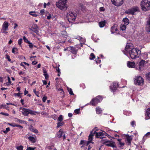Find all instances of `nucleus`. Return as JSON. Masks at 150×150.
<instances>
[{"instance_id": "6ab92c4d", "label": "nucleus", "mask_w": 150, "mask_h": 150, "mask_svg": "<svg viewBox=\"0 0 150 150\" xmlns=\"http://www.w3.org/2000/svg\"><path fill=\"white\" fill-rule=\"evenodd\" d=\"M149 137H150V132H149L147 133L143 137L142 141V142L144 143L146 139Z\"/></svg>"}, {"instance_id": "37998d69", "label": "nucleus", "mask_w": 150, "mask_h": 150, "mask_svg": "<svg viewBox=\"0 0 150 150\" xmlns=\"http://www.w3.org/2000/svg\"><path fill=\"white\" fill-rule=\"evenodd\" d=\"M15 121L16 122H19L20 123H22L23 121V120L16 118L15 119Z\"/></svg>"}, {"instance_id": "dca6fc26", "label": "nucleus", "mask_w": 150, "mask_h": 150, "mask_svg": "<svg viewBox=\"0 0 150 150\" xmlns=\"http://www.w3.org/2000/svg\"><path fill=\"white\" fill-rule=\"evenodd\" d=\"M145 62H145L144 60H142L139 63V67L138 69H137L140 71L142 70V68L144 66V64Z\"/></svg>"}, {"instance_id": "72a5a7b5", "label": "nucleus", "mask_w": 150, "mask_h": 150, "mask_svg": "<svg viewBox=\"0 0 150 150\" xmlns=\"http://www.w3.org/2000/svg\"><path fill=\"white\" fill-rule=\"evenodd\" d=\"M43 73L45 79H47L48 78V75L45 69H43Z\"/></svg>"}, {"instance_id": "393cba45", "label": "nucleus", "mask_w": 150, "mask_h": 150, "mask_svg": "<svg viewBox=\"0 0 150 150\" xmlns=\"http://www.w3.org/2000/svg\"><path fill=\"white\" fill-rule=\"evenodd\" d=\"M62 133L63 130L62 129H61L57 134V137L59 138H60L62 136Z\"/></svg>"}, {"instance_id": "a18cd8bd", "label": "nucleus", "mask_w": 150, "mask_h": 150, "mask_svg": "<svg viewBox=\"0 0 150 150\" xmlns=\"http://www.w3.org/2000/svg\"><path fill=\"white\" fill-rule=\"evenodd\" d=\"M23 39L25 42L28 44L30 42L28 40V39L26 38V37L25 36H23Z\"/></svg>"}, {"instance_id": "3c124183", "label": "nucleus", "mask_w": 150, "mask_h": 150, "mask_svg": "<svg viewBox=\"0 0 150 150\" xmlns=\"http://www.w3.org/2000/svg\"><path fill=\"white\" fill-rule=\"evenodd\" d=\"M74 112L76 114H79L80 112V110L79 109H76L74 110Z\"/></svg>"}, {"instance_id": "bb28decb", "label": "nucleus", "mask_w": 150, "mask_h": 150, "mask_svg": "<svg viewBox=\"0 0 150 150\" xmlns=\"http://www.w3.org/2000/svg\"><path fill=\"white\" fill-rule=\"evenodd\" d=\"M122 23L126 25H128L129 23L128 19L126 18H124L122 20Z\"/></svg>"}, {"instance_id": "423d86ee", "label": "nucleus", "mask_w": 150, "mask_h": 150, "mask_svg": "<svg viewBox=\"0 0 150 150\" xmlns=\"http://www.w3.org/2000/svg\"><path fill=\"white\" fill-rule=\"evenodd\" d=\"M66 3L58 2L56 3V6L60 9L65 11L67 9V5L66 4Z\"/></svg>"}, {"instance_id": "9b49d317", "label": "nucleus", "mask_w": 150, "mask_h": 150, "mask_svg": "<svg viewBox=\"0 0 150 150\" xmlns=\"http://www.w3.org/2000/svg\"><path fill=\"white\" fill-rule=\"evenodd\" d=\"M130 45L129 43L127 44L125 47V50L123 51L124 54L127 56H128L129 52L130 51L131 49L130 48Z\"/></svg>"}, {"instance_id": "4be33fe9", "label": "nucleus", "mask_w": 150, "mask_h": 150, "mask_svg": "<svg viewBox=\"0 0 150 150\" xmlns=\"http://www.w3.org/2000/svg\"><path fill=\"white\" fill-rule=\"evenodd\" d=\"M127 66L129 68H134L135 67V63L134 62L128 61L127 62Z\"/></svg>"}, {"instance_id": "39448f33", "label": "nucleus", "mask_w": 150, "mask_h": 150, "mask_svg": "<svg viewBox=\"0 0 150 150\" xmlns=\"http://www.w3.org/2000/svg\"><path fill=\"white\" fill-rule=\"evenodd\" d=\"M103 98L101 96H98L96 98H93L90 102V103L93 105H96L98 103L102 100Z\"/></svg>"}, {"instance_id": "e433bc0d", "label": "nucleus", "mask_w": 150, "mask_h": 150, "mask_svg": "<svg viewBox=\"0 0 150 150\" xmlns=\"http://www.w3.org/2000/svg\"><path fill=\"white\" fill-rule=\"evenodd\" d=\"M148 53L145 52L142 54V57L144 59H146L148 58Z\"/></svg>"}, {"instance_id": "09e8293b", "label": "nucleus", "mask_w": 150, "mask_h": 150, "mask_svg": "<svg viewBox=\"0 0 150 150\" xmlns=\"http://www.w3.org/2000/svg\"><path fill=\"white\" fill-rule=\"evenodd\" d=\"M124 114L126 115H129L131 114V112L129 111H124Z\"/></svg>"}, {"instance_id": "f257e3e1", "label": "nucleus", "mask_w": 150, "mask_h": 150, "mask_svg": "<svg viewBox=\"0 0 150 150\" xmlns=\"http://www.w3.org/2000/svg\"><path fill=\"white\" fill-rule=\"evenodd\" d=\"M141 53L140 50L137 48L131 49L129 54L132 59L139 58Z\"/></svg>"}, {"instance_id": "7c9ffc66", "label": "nucleus", "mask_w": 150, "mask_h": 150, "mask_svg": "<svg viewBox=\"0 0 150 150\" xmlns=\"http://www.w3.org/2000/svg\"><path fill=\"white\" fill-rule=\"evenodd\" d=\"M96 111L97 114H99L102 112V110L99 107H98L96 108Z\"/></svg>"}, {"instance_id": "5701e85b", "label": "nucleus", "mask_w": 150, "mask_h": 150, "mask_svg": "<svg viewBox=\"0 0 150 150\" xmlns=\"http://www.w3.org/2000/svg\"><path fill=\"white\" fill-rule=\"evenodd\" d=\"M92 132H91V134L88 136V141H87V146H88L89 143H91V141L93 139L92 137L93 136V134H92Z\"/></svg>"}, {"instance_id": "864d4df0", "label": "nucleus", "mask_w": 150, "mask_h": 150, "mask_svg": "<svg viewBox=\"0 0 150 150\" xmlns=\"http://www.w3.org/2000/svg\"><path fill=\"white\" fill-rule=\"evenodd\" d=\"M8 124L10 126L15 127H16L17 126V125L15 123H9Z\"/></svg>"}, {"instance_id": "c9c22d12", "label": "nucleus", "mask_w": 150, "mask_h": 150, "mask_svg": "<svg viewBox=\"0 0 150 150\" xmlns=\"http://www.w3.org/2000/svg\"><path fill=\"white\" fill-rule=\"evenodd\" d=\"M71 52L73 54H75L76 53L77 50L75 47H72L71 50Z\"/></svg>"}, {"instance_id": "f704fd0d", "label": "nucleus", "mask_w": 150, "mask_h": 150, "mask_svg": "<svg viewBox=\"0 0 150 150\" xmlns=\"http://www.w3.org/2000/svg\"><path fill=\"white\" fill-rule=\"evenodd\" d=\"M64 123L63 122H58L57 123V128H59L61 126H63L64 125Z\"/></svg>"}, {"instance_id": "cd10ccee", "label": "nucleus", "mask_w": 150, "mask_h": 150, "mask_svg": "<svg viewBox=\"0 0 150 150\" xmlns=\"http://www.w3.org/2000/svg\"><path fill=\"white\" fill-rule=\"evenodd\" d=\"M126 25H125L123 24V23H122L120 25L121 30L122 31L125 30L126 28Z\"/></svg>"}, {"instance_id": "58836bf2", "label": "nucleus", "mask_w": 150, "mask_h": 150, "mask_svg": "<svg viewBox=\"0 0 150 150\" xmlns=\"http://www.w3.org/2000/svg\"><path fill=\"white\" fill-rule=\"evenodd\" d=\"M10 130V128L9 127H7L6 128V130H2L1 131L3 132L5 134H6Z\"/></svg>"}, {"instance_id": "4d7b16f0", "label": "nucleus", "mask_w": 150, "mask_h": 150, "mask_svg": "<svg viewBox=\"0 0 150 150\" xmlns=\"http://www.w3.org/2000/svg\"><path fill=\"white\" fill-rule=\"evenodd\" d=\"M56 70L58 72V73H59V74H58V76H60V73H61L60 72V69L59 68V67H57L56 68Z\"/></svg>"}, {"instance_id": "bf43d9fd", "label": "nucleus", "mask_w": 150, "mask_h": 150, "mask_svg": "<svg viewBox=\"0 0 150 150\" xmlns=\"http://www.w3.org/2000/svg\"><path fill=\"white\" fill-rule=\"evenodd\" d=\"M47 96H44L42 98V101L44 102H45L46 100H47Z\"/></svg>"}, {"instance_id": "aec40b11", "label": "nucleus", "mask_w": 150, "mask_h": 150, "mask_svg": "<svg viewBox=\"0 0 150 150\" xmlns=\"http://www.w3.org/2000/svg\"><path fill=\"white\" fill-rule=\"evenodd\" d=\"M125 137L126 138L127 141L128 142L129 144H130L132 138L131 136H129L128 134H125Z\"/></svg>"}, {"instance_id": "49530a36", "label": "nucleus", "mask_w": 150, "mask_h": 150, "mask_svg": "<svg viewBox=\"0 0 150 150\" xmlns=\"http://www.w3.org/2000/svg\"><path fill=\"white\" fill-rule=\"evenodd\" d=\"M7 79L8 81V82L6 84L8 86H9L11 83V79L9 77H8Z\"/></svg>"}, {"instance_id": "0eeeda50", "label": "nucleus", "mask_w": 150, "mask_h": 150, "mask_svg": "<svg viewBox=\"0 0 150 150\" xmlns=\"http://www.w3.org/2000/svg\"><path fill=\"white\" fill-rule=\"evenodd\" d=\"M139 10V8L137 6L134 7L130 9H128L125 11V13L128 14L134 15L135 12Z\"/></svg>"}, {"instance_id": "338daca9", "label": "nucleus", "mask_w": 150, "mask_h": 150, "mask_svg": "<svg viewBox=\"0 0 150 150\" xmlns=\"http://www.w3.org/2000/svg\"><path fill=\"white\" fill-rule=\"evenodd\" d=\"M135 122L134 121H132L131 122V125L133 126L134 127L135 125Z\"/></svg>"}, {"instance_id": "603ef678", "label": "nucleus", "mask_w": 150, "mask_h": 150, "mask_svg": "<svg viewBox=\"0 0 150 150\" xmlns=\"http://www.w3.org/2000/svg\"><path fill=\"white\" fill-rule=\"evenodd\" d=\"M69 92L71 95H73L74 93H73L72 89L71 88H69L68 90Z\"/></svg>"}, {"instance_id": "a211bd4d", "label": "nucleus", "mask_w": 150, "mask_h": 150, "mask_svg": "<svg viewBox=\"0 0 150 150\" xmlns=\"http://www.w3.org/2000/svg\"><path fill=\"white\" fill-rule=\"evenodd\" d=\"M117 25L116 24H114L111 28V32L112 33H117Z\"/></svg>"}, {"instance_id": "c03bdc74", "label": "nucleus", "mask_w": 150, "mask_h": 150, "mask_svg": "<svg viewBox=\"0 0 150 150\" xmlns=\"http://www.w3.org/2000/svg\"><path fill=\"white\" fill-rule=\"evenodd\" d=\"M146 76L147 79L150 81V72L146 74Z\"/></svg>"}, {"instance_id": "13d9d810", "label": "nucleus", "mask_w": 150, "mask_h": 150, "mask_svg": "<svg viewBox=\"0 0 150 150\" xmlns=\"http://www.w3.org/2000/svg\"><path fill=\"white\" fill-rule=\"evenodd\" d=\"M58 91L60 92V93H63L64 92L63 89L61 88H58Z\"/></svg>"}, {"instance_id": "1a4fd4ad", "label": "nucleus", "mask_w": 150, "mask_h": 150, "mask_svg": "<svg viewBox=\"0 0 150 150\" xmlns=\"http://www.w3.org/2000/svg\"><path fill=\"white\" fill-rule=\"evenodd\" d=\"M30 133L28 134L26 136V138H27L31 142L35 143L36 141V136L35 135L34 137L30 136Z\"/></svg>"}, {"instance_id": "0e129e2a", "label": "nucleus", "mask_w": 150, "mask_h": 150, "mask_svg": "<svg viewBox=\"0 0 150 150\" xmlns=\"http://www.w3.org/2000/svg\"><path fill=\"white\" fill-rule=\"evenodd\" d=\"M29 44V46L30 48H32L33 47V44L30 42L28 43Z\"/></svg>"}, {"instance_id": "de8ad7c7", "label": "nucleus", "mask_w": 150, "mask_h": 150, "mask_svg": "<svg viewBox=\"0 0 150 150\" xmlns=\"http://www.w3.org/2000/svg\"><path fill=\"white\" fill-rule=\"evenodd\" d=\"M91 57H90V59L93 60L95 58V56L93 53H91L90 55Z\"/></svg>"}, {"instance_id": "f03ea898", "label": "nucleus", "mask_w": 150, "mask_h": 150, "mask_svg": "<svg viewBox=\"0 0 150 150\" xmlns=\"http://www.w3.org/2000/svg\"><path fill=\"white\" fill-rule=\"evenodd\" d=\"M141 6L143 11H148L150 10V1L148 0H143L141 3Z\"/></svg>"}, {"instance_id": "20e7f679", "label": "nucleus", "mask_w": 150, "mask_h": 150, "mask_svg": "<svg viewBox=\"0 0 150 150\" xmlns=\"http://www.w3.org/2000/svg\"><path fill=\"white\" fill-rule=\"evenodd\" d=\"M77 15L75 13L69 12L67 14V18L69 23H72L75 21Z\"/></svg>"}, {"instance_id": "2eb2a0df", "label": "nucleus", "mask_w": 150, "mask_h": 150, "mask_svg": "<svg viewBox=\"0 0 150 150\" xmlns=\"http://www.w3.org/2000/svg\"><path fill=\"white\" fill-rule=\"evenodd\" d=\"M146 30L147 32H150V14L147 19Z\"/></svg>"}, {"instance_id": "f3484780", "label": "nucleus", "mask_w": 150, "mask_h": 150, "mask_svg": "<svg viewBox=\"0 0 150 150\" xmlns=\"http://www.w3.org/2000/svg\"><path fill=\"white\" fill-rule=\"evenodd\" d=\"M8 23L6 21H5L3 24L2 28L1 30H8Z\"/></svg>"}, {"instance_id": "c85d7f7f", "label": "nucleus", "mask_w": 150, "mask_h": 150, "mask_svg": "<svg viewBox=\"0 0 150 150\" xmlns=\"http://www.w3.org/2000/svg\"><path fill=\"white\" fill-rule=\"evenodd\" d=\"M35 113H40V112H36V111H34L32 110H30L29 109V110H28V114H31V115H35Z\"/></svg>"}, {"instance_id": "a19ab883", "label": "nucleus", "mask_w": 150, "mask_h": 150, "mask_svg": "<svg viewBox=\"0 0 150 150\" xmlns=\"http://www.w3.org/2000/svg\"><path fill=\"white\" fill-rule=\"evenodd\" d=\"M146 113L147 116L150 118V108L147 109Z\"/></svg>"}, {"instance_id": "7ed1b4c3", "label": "nucleus", "mask_w": 150, "mask_h": 150, "mask_svg": "<svg viewBox=\"0 0 150 150\" xmlns=\"http://www.w3.org/2000/svg\"><path fill=\"white\" fill-rule=\"evenodd\" d=\"M134 83L137 86H142L144 83V80L139 76H135L133 79Z\"/></svg>"}, {"instance_id": "473e14b6", "label": "nucleus", "mask_w": 150, "mask_h": 150, "mask_svg": "<svg viewBox=\"0 0 150 150\" xmlns=\"http://www.w3.org/2000/svg\"><path fill=\"white\" fill-rule=\"evenodd\" d=\"M87 141H84L83 140H81L80 142L79 143L80 145H86L87 146Z\"/></svg>"}, {"instance_id": "a878e982", "label": "nucleus", "mask_w": 150, "mask_h": 150, "mask_svg": "<svg viewBox=\"0 0 150 150\" xmlns=\"http://www.w3.org/2000/svg\"><path fill=\"white\" fill-rule=\"evenodd\" d=\"M29 129L32 132L35 133H38V130L37 129L34 128L32 125H30V126Z\"/></svg>"}, {"instance_id": "5fc2aeb1", "label": "nucleus", "mask_w": 150, "mask_h": 150, "mask_svg": "<svg viewBox=\"0 0 150 150\" xmlns=\"http://www.w3.org/2000/svg\"><path fill=\"white\" fill-rule=\"evenodd\" d=\"M22 40L23 39L22 38H20L18 41V44L20 46H21Z\"/></svg>"}, {"instance_id": "e2e57ef3", "label": "nucleus", "mask_w": 150, "mask_h": 150, "mask_svg": "<svg viewBox=\"0 0 150 150\" xmlns=\"http://www.w3.org/2000/svg\"><path fill=\"white\" fill-rule=\"evenodd\" d=\"M41 114L42 115H47V114L45 112H41Z\"/></svg>"}, {"instance_id": "ddd939ff", "label": "nucleus", "mask_w": 150, "mask_h": 150, "mask_svg": "<svg viewBox=\"0 0 150 150\" xmlns=\"http://www.w3.org/2000/svg\"><path fill=\"white\" fill-rule=\"evenodd\" d=\"M118 87V83L117 82H114L112 85L110 86V88L111 91L114 92Z\"/></svg>"}, {"instance_id": "f8f14e48", "label": "nucleus", "mask_w": 150, "mask_h": 150, "mask_svg": "<svg viewBox=\"0 0 150 150\" xmlns=\"http://www.w3.org/2000/svg\"><path fill=\"white\" fill-rule=\"evenodd\" d=\"M20 111L25 116H28V115L29 109L21 107L20 108Z\"/></svg>"}, {"instance_id": "b1692460", "label": "nucleus", "mask_w": 150, "mask_h": 150, "mask_svg": "<svg viewBox=\"0 0 150 150\" xmlns=\"http://www.w3.org/2000/svg\"><path fill=\"white\" fill-rule=\"evenodd\" d=\"M117 140L119 142V147L120 148L122 149L125 143L124 142H121V139H117Z\"/></svg>"}, {"instance_id": "680f3d73", "label": "nucleus", "mask_w": 150, "mask_h": 150, "mask_svg": "<svg viewBox=\"0 0 150 150\" xmlns=\"http://www.w3.org/2000/svg\"><path fill=\"white\" fill-rule=\"evenodd\" d=\"M45 10L44 9L41 10L40 11V13L42 15H43L45 13Z\"/></svg>"}, {"instance_id": "ea45409f", "label": "nucleus", "mask_w": 150, "mask_h": 150, "mask_svg": "<svg viewBox=\"0 0 150 150\" xmlns=\"http://www.w3.org/2000/svg\"><path fill=\"white\" fill-rule=\"evenodd\" d=\"M63 120V116L62 115H60L58 117L57 121L59 122H62V121Z\"/></svg>"}, {"instance_id": "4c0bfd02", "label": "nucleus", "mask_w": 150, "mask_h": 150, "mask_svg": "<svg viewBox=\"0 0 150 150\" xmlns=\"http://www.w3.org/2000/svg\"><path fill=\"white\" fill-rule=\"evenodd\" d=\"M12 52L14 54H17L18 53V50L17 48H13L12 50Z\"/></svg>"}, {"instance_id": "8fccbe9b", "label": "nucleus", "mask_w": 150, "mask_h": 150, "mask_svg": "<svg viewBox=\"0 0 150 150\" xmlns=\"http://www.w3.org/2000/svg\"><path fill=\"white\" fill-rule=\"evenodd\" d=\"M1 33H4L6 35H7L8 33V32L7 31V30H1Z\"/></svg>"}, {"instance_id": "774afa93", "label": "nucleus", "mask_w": 150, "mask_h": 150, "mask_svg": "<svg viewBox=\"0 0 150 150\" xmlns=\"http://www.w3.org/2000/svg\"><path fill=\"white\" fill-rule=\"evenodd\" d=\"M105 10V9L103 7H101L100 8V11H104Z\"/></svg>"}, {"instance_id": "412c9836", "label": "nucleus", "mask_w": 150, "mask_h": 150, "mask_svg": "<svg viewBox=\"0 0 150 150\" xmlns=\"http://www.w3.org/2000/svg\"><path fill=\"white\" fill-rule=\"evenodd\" d=\"M95 133L96 134V136L97 138L102 139L104 137H102L104 134L102 132H96V131H95L94 133L95 134Z\"/></svg>"}, {"instance_id": "6e6552de", "label": "nucleus", "mask_w": 150, "mask_h": 150, "mask_svg": "<svg viewBox=\"0 0 150 150\" xmlns=\"http://www.w3.org/2000/svg\"><path fill=\"white\" fill-rule=\"evenodd\" d=\"M103 143L107 146L113 148L115 147L114 142L107 140H104L103 141Z\"/></svg>"}, {"instance_id": "9d476101", "label": "nucleus", "mask_w": 150, "mask_h": 150, "mask_svg": "<svg viewBox=\"0 0 150 150\" xmlns=\"http://www.w3.org/2000/svg\"><path fill=\"white\" fill-rule=\"evenodd\" d=\"M112 4L114 5L119 6L121 5L124 2V0H111Z\"/></svg>"}, {"instance_id": "6e6d98bb", "label": "nucleus", "mask_w": 150, "mask_h": 150, "mask_svg": "<svg viewBox=\"0 0 150 150\" xmlns=\"http://www.w3.org/2000/svg\"><path fill=\"white\" fill-rule=\"evenodd\" d=\"M75 38L76 39H77L80 41V40H81V39H83V38H82L81 36L78 35L76 36Z\"/></svg>"}, {"instance_id": "79ce46f5", "label": "nucleus", "mask_w": 150, "mask_h": 150, "mask_svg": "<svg viewBox=\"0 0 150 150\" xmlns=\"http://www.w3.org/2000/svg\"><path fill=\"white\" fill-rule=\"evenodd\" d=\"M17 150H23V147L22 145H20L16 147Z\"/></svg>"}, {"instance_id": "4468645a", "label": "nucleus", "mask_w": 150, "mask_h": 150, "mask_svg": "<svg viewBox=\"0 0 150 150\" xmlns=\"http://www.w3.org/2000/svg\"><path fill=\"white\" fill-rule=\"evenodd\" d=\"M38 28V25L36 24H34L32 27L30 28V30L38 34L39 33Z\"/></svg>"}, {"instance_id": "2f4dec72", "label": "nucleus", "mask_w": 150, "mask_h": 150, "mask_svg": "<svg viewBox=\"0 0 150 150\" xmlns=\"http://www.w3.org/2000/svg\"><path fill=\"white\" fill-rule=\"evenodd\" d=\"M36 13L35 11H31L29 12V14L33 17H37L38 15L36 14Z\"/></svg>"}, {"instance_id": "69168bd1", "label": "nucleus", "mask_w": 150, "mask_h": 150, "mask_svg": "<svg viewBox=\"0 0 150 150\" xmlns=\"http://www.w3.org/2000/svg\"><path fill=\"white\" fill-rule=\"evenodd\" d=\"M52 18V15L50 14H49L48 16H47V19L48 20H50Z\"/></svg>"}, {"instance_id": "c756f323", "label": "nucleus", "mask_w": 150, "mask_h": 150, "mask_svg": "<svg viewBox=\"0 0 150 150\" xmlns=\"http://www.w3.org/2000/svg\"><path fill=\"white\" fill-rule=\"evenodd\" d=\"M105 21L100 22L99 23V26L101 28L103 27L105 25Z\"/></svg>"}, {"instance_id": "052dcab7", "label": "nucleus", "mask_w": 150, "mask_h": 150, "mask_svg": "<svg viewBox=\"0 0 150 150\" xmlns=\"http://www.w3.org/2000/svg\"><path fill=\"white\" fill-rule=\"evenodd\" d=\"M35 148H36L35 147L33 148L29 147L27 148L26 150H34Z\"/></svg>"}]
</instances>
